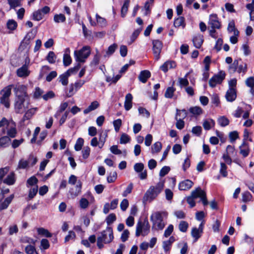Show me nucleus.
Here are the masks:
<instances>
[{
	"instance_id": "20e7f679",
	"label": "nucleus",
	"mask_w": 254,
	"mask_h": 254,
	"mask_svg": "<svg viewBox=\"0 0 254 254\" xmlns=\"http://www.w3.org/2000/svg\"><path fill=\"white\" fill-rule=\"evenodd\" d=\"M150 232V225L147 219L143 221L139 220L136 226L135 236L139 237L140 235L145 236L147 235Z\"/></svg>"
},
{
	"instance_id": "1a4fd4ad",
	"label": "nucleus",
	"mask_w": 254,
	"mask_h": 254,
	"mask_svg": "<svg viewBox=\"0 0 254 254\" xmlns=\"http://www.w3.org/2000/svg\"><path fill=\"white\" fill-rule=\"evenodd\" d=\"M101 236L98 238H101L105 244L111 243L114 239L113 230L110 227H107L105 230L101 232Z\"/></svg>"
},
{
	"instance_id": "69168bd1",
	"label": "nucleus",
	"mask_w": 254,
	"mask_h": 254,
	"mask_svg": "<svg viewBox=\"0 0 254 254\" xmlns=\"http://www.w3.org/2000/svg\"><path fill=\"white\" fill-rule=\"evenodd\" d=\"M141 30H142V28H139L136 29L133 32V33H132V34L130 37V43H132L135 40V39L139 35V34L140 33V32L141 31Z\"/></svg>"
},
{
	"instance_id": "dca6fc26",
	"label": "nucleus",
	"mask_w": 254,
	"mask_h": 254,
	"mask_svg": "<svg viewBox=\"0 0 254 254\" xmlns=\"http://www.w3.org/2000/svg\"><path fill=\"white\" fill-rule=\"evenodd\" d=\"M30 73V70L29 69L28 64L26 63L21 67L18 68L16 70L17 75L21 78H26L28 77Z\"/></svg>"
},
{
	"instance_id": "2eb2a0df",
	"label": "nucleus",
	"mask_w": 254,
	"mask_h": 254,
	"mask_svg": "<svg viewBox=\"0 0 254 254\" xmlns=\"http://www.w3.org/2000/svg\"><path fill=\"white\" fill-rule=\"evenodd\" d=\"M35 33L32 31L28 32L25 36L24 38L20 44V47H30V43L35 37Z\"/></svg>"
},
{
	"instance_id": "b1692460",
	"label": "nucleus",
	"mask_w": 254,
	"mask_h": 254,
	"mask_svg": "<svg viewBox=\"0 0 254 254\" xmlns=\"http://www.w3.org/2000/svg\"><path fill=\"white\" fill-rule=\"evenodd\" d=\"M150 72L147 70H144L140 72L138 78L142 83L146 82L147 79L150 77Z\"/></svg>"
},
{
	"instance_id": "a211bd4d",
	"label": "nucleus",
	"mask_w": 254,
	"mask_h": 254,
	"mask_svg": "<svg viewBox=\"0 0 254 254\" xmlns=\"http://www.w3.org/2000/svg\"><path fill=\"white\" fill-rule=\"evenodd\" d=\"M176 66V63L173 61H168L164 63L161 66L160 69L164 72H166L170 69L174 68Z\"/></svg>"
},
{
	"instance_id": "0e129e2a",
	"label": "nucleus",
	"mask_w": 254,
	"mask_h": 254,
	"mask_svg": "<svg viewBox=\"0 0 254 254\" xmlns=\"http://www.w3.org/2000/svg\"><path fill=\"white\" fill-rule=\"evenodd\" d=\"M122 122L120 119L115 120L113 122V126L116 132H118L122 126Z\"/></svg>"
},
{
	"instance_id": "39448f33",
	"label": "nucleus",
	"mask_w": 254,
	"mask_h": 254,
	"mask_svg": "<svg viewBox=\"0 0 254 254\" xmlns=\"http://www.w3.org/2000/svg\"><path fill=\"white\" fill-rule=\"evenodd\" d=\"M208 27L211 28V29L209 30L210 35L216 38L217 37L216 35L215 29H220L221 27L220 22L218 20V18L216 14H211L209 16V19L208 21Z\"/></svg>"
},
{
	"instance_id": "c03bdc74",
	"label": "nucleus",
	"mask_w": 254,
	"mask_h": 254,
	"mask_svg": "<svg viewBox=\"0 0 254 254\" xmlns=\"http://www.w3.org/2000/svg\"><path fill=\"white\" fill-rule=\"evenodd\" d=\"M130 140V138L129 136L128 135L125 133H123L121 134L120 139V143L121 144H126L128 142H129Z\"/></svg>"
},
{
	"instance_id": "09e8293b",
	"label": "nucleus",
	"mask_w": 254,
	"mask_h": 254,
	"mask_svg": "<svg viewBox=\"0 0 254 254\" xmlns=\"http://www.w3.org/2000/svg\"><path fill=\"white\" fill-rule=\"evenodd\" d=\"M44 15L41 10H38L33 13V19L37 21L41 20Z\"/></svg>"
},
{
	"instance_id": "412c9836",
	"label": "nucleus",
	"mask_w": 254,
	"mask_h": 254,
	"mask_svg": "<svg viewBox=\"0 0 254 254\" xmlns=\"http://www.w3.org/2000/svg\"><path fill=\"white\" fill-rule=\"evenodd\" d=\"M14 198V194H11L8 197H7L0 204V211L6 209L9 204L11 202Z\"/></svg>"
},
{
	"instance_id": "4c0bfd02",
	"label": "nucleus",
	"mask_w": 254,
	"mask_h": 254,
	"mask_svg": "<svg viewBox=\"0 0 254 254\" xmlns=\"http://www.w3.org/2000/svg\"><path fill=\"white\" fill-rule=\"evenodd\" d=\"M162 148V144L160 142H156L153 144L151 147V152L154 154L159 152Z\"/></svg>"
},
{
	"instance_id": "338daca9",
	"label": "nucleus",
	"mask_w": 254,
	"mask_h": 254,
	"mask_svg": "<svg viewBox=\"0 0 254 254\" xmlns=\"http://www.w3.org/2000/svg\"><path fill=\"white\" fill-rule=\"evenodd\" d=\"M25 252L27 254H33L36 252L35 246L29 245L25 247Z\"/></svg>"
},
{
	"instance_id": "e2e57ef3",
	"label": "nucleus",
	"mask_w": 254,
	"mask_h": 254,
	"mask_svg": "<svg viewBox=\"0 0 254 254\" xmlns=\"http://www.w3.org/2000/svg\"><path fill=\"white\" fill-rule=\"evenodd\" d=\"M56 59V57L53 52H50L49 54L48 55L47 57V60L50 64H54Z\"/></svg>"
},
{
	"instance_id": "13d9d810",
	"label": "nucleus",
	"mask_w": 254,
	"mask_h": 254,
	"mask_svg": "<svg viewBox=\"0 0 254 254\" xmlns=\"http://www.w3.org/2000/svg\"><path fill=\"white\" fill-rule=\"evenodd\" d=\"M96 18L97 23L100 26L104 27L106 25V20L104 18L100 16L97 14L96 15Z\"/></svg>"
},
{
	"instance_id": "393cba45",
	"label": "nucleus",
	"mask_w": 254,
	"mask_h": 254,
	"mask_svg": "<svg viewBox=\"0 0 254 254\" xmlns=\"http://www.w3.org/2000/svg\"><path fill=\"white\" fill-rule=\"evenodd\" d=\"M99 107V103L97 101L92 102L90 105L83 111L84 114H87L89 112L95 110Z\"/></svg>"
},
{
	"instance_id": "49530a36",
	"label": "nucleus",
	"mask_w": 254,
	"mask_h": 254,
	"mask_svg": "<svg viewBox=\"0 0 254 254\" xmlns=\"http://www.w3.org/2000/svg\"><path fill=\"white\" fill-rule=\"evenodd\" d=\"M38 187L37 185H35L32 187L29 192L28 197L30 199H32L36 195L38 192Z\"/></svg>"
},
{
	"instance_id": "603ef678",
	"label": "nucleus",
	"mask_w": 254,
	"mask_h": 254,
	"mask_svg": "<svg viewBox=\"0 0 254 254\" xmlns=\"http://www.w3.org/2000/svg\"><path fill=\"white\" fill-rule=\"evenodd\" d=\"M54 20L56 23L64 22L65 20V17L63 14H56L54 17Z\"/></svg>"
},
{
	"instance_id": "c85d7f7f",
	"label": "nucleus",
	"mask_w": 254,
	"mask_h": 254,
	"mask_svg": "<svg viewBox=\"0 0 254 254\" xmlns=\"http://www.w3.org/2000/svg\"><path fill=\"white\" fill-rule=\"evenodd\" d=\"M68 53V50H66L64 55L63 63L64 65L65 66L70 65L72 61L71 58Z\"/></svg>"
},
{
	"instance_id": "c9c22d12",
	"label": "nucleus",
	"mask_w": 254,
	"mask_h": 254,
	"mask_svg": "<svg viewBox=\"0 0 254 254\" xmlns=\"http://www.w3.org/2000/svg\"><path fill=\"white\" fill-rule=\"evenodd\" d=\"M175 90V88L173 86L168 87L165 93V97L167 98H172L173 97Z\"/></svg>"
},
{
	"instance_id": "423d86ee",
	"label": "nucleus",
	"mask_w": 254,
	"mask_h": 254,
	"mask_svg": "<svg viewBox=\"0 0 254 254\" xmlns=\"http://www.w3.org/2000/svg\"><path fill=\"white\" fill-rule=\"evenodd\" d=\"M28 98H15L14 111L17 114L23 113L29 107Z\"/></svg>"
},
{
	"instance_id": "6e6d98bb",
	"label": "nucleus",
	"mask_w": 254,
	"mask_h": 254,
	"mask_svg": "<svg viewBox=\"0 0 254 254\" xmlns=\"http://www.w3.org/2000/svg\"><path fill=\"white\" fill-rule=\"evenodd\" d=\"M17 24L16 22L14 20H9L7 22V27L11 30H13L17 27Z\"/></svg>"
},
{
	"instance_id": "a19ab883",
	"label": "nucleus",
	"mask_w": 254,
	"mask_h": 254,
	"mask_svg": "<svg viewBox=\"0 0 254 254\" xmlns=\"http://www.w3.org/2000/svg\"><path fill=\"white\" fill-rule=\"evenodd\" d=\"M218 123L222 127H225L229 124V120L225 116H221L218 119Z\"/></svg>"
},
{
	"instance_id": "58836bf2",
	"label": "nucleus",
	"mask_w": 254,
	"mask_h": 254,
	"mask_svg": "<svg viewBox=\"0 0 254 254\" xmlns=\"http://www.w3.org/2000/svg\"><path fill=\"white\" fill-rule=\"evenodd\" d=\"M37 232L39 235L45 236L47 238L52 237V234L48 231V230L43 228H39L37 229Z\"/></svg>"
},
{
	"instance_id": "2f4dec72",
	"label": "nucleus",
	"mask_w": 254,
	"mask_h": 254,
	"mask_svg": "<svg viewBox=\"0 0 254 254\" xmlns=\"http://www.w3.org/2000/svg\"><path fill=\"white\" fill-rule=\"evenodd\" d=\"M238 62L239 61L238 60H235L229 65L228 67V71L230 73H234L236 71L237 67L238 66Z\"/></svg>"
},
{
	"instance_id": "864d4df0",
	"label": "nucleus",
	"mask_w": 254,
	"mask_h": 254,
	"mask_svg": "<svg viewBox=\"0 0 254 254\" xmlns=\"http://www.w3.org/2000/svg\"><path fill=\"white\" fill-rule=\"evenodd\" d=\"M227 167L225 163L221 162L220 163V173L222 175L223 177H226L227 176Z\"/></svg>"
},
{
	"instance_id": "052dcab7",
	"label": "nucleus",
	"mask_w": 254,
	"mask_h": 254,
	"mask_svg": "<svg viewBox=\"0 0 254 254\" xmlns=\"http://www.w3.org/2000/svg\"><path fill=\"white\" fill-rule=\"evenodd\" d=\"M90 153V148L88 146H85L82 150V156L83 158L86 159L88 158Z\"/></svg>"
},
{
	"instance_id": "9d476101",
	"label": "nucleus",
	"mask_w": 254,
	"mask_h": 254,
	"mask_svg": "<svg viewBox=\"0 0 254 254\" xmlns=\"http://www.w3.org/2000/svg\"><path fill=\"white\" fill-rule=\"evenodd\" d=\"M203 194L204 193L202 190L200 188H197L191 191V195L187 198V202L190 204V207H193L195 205L194 199L199 197L200 195Z\"/></svg>"
},
{
	"instance_id": "37998d69",
	"label": "nucleus",
	"mask_w": 254,
	"mask_h": 254,
	"mask_svg": "<svg viewBox=\"0 0 254 254\" xmlns=\"http://www.w3.org/2000/svg\"><path fill=\"white\" fill-rule=\"evenodd\" d=\"M84 144V140L82 138H78L74 145V149L76 151H80Z\"/></svg>"
},
{
	"instance_id": "79ce46f5",
	"label": "nucleus",
	"mask_w": 254,
	"mask_h": 254,
	"mask_svg": "<svg viewBox=\"0 0 254 254\" xmlns=\"http://www.w3.org/2000/svg\"><path fill=\"white\" fill-rule=\"evenodd\" d=\"M174 25L176 27H179L180 26H185V20L183 17L180 16L177 19H176L174 21Z\"/></svg>"
},
{
	"instance_id": "4468645a",
	"label": "nucleus",
	"mask_w": 254,
	"mask_h": 254,
	"mask_svg": "<svg viewBox=\"0 0 254 254\" xmlns=\"http://www.w3.org/2000/svg\"><path fill=\"white\" fill-rule=\"evenodd\" d=\"M16 127V124L13 120L9 121L8 123L6 125L7 136L13 138L16 136L17 133Z\"/></svg>"
},
{
	"instance_id": "680f3d73",
	"label": "nucleus",
	"mask_w": 254,
	"mask_h": 254,
	"mask_svg": "<svg viewBox=\"0 0 254 254\" xmlns=\"http://www.w3.org/2000/svg\"><path fill=\"white\" fill-rule=\"evenodd\" d=\"M229 137L231 142H234L239 137V133L237 131L230 132Z\"/></svg>"
},
{
	"instance_id": "c756f323",
	"label": "nucleus",
	"mask_w": 254,
	"mask_h": 254,
	"mask_svg": "<svg viewBox=\"0 0 254 254\" xmlns=\"http://www.w3.org/2000/svg\"><path fill=\"white\" fill-rule=\"evenodd\" d=\"M227 29L229 32H233L234 35H239V32L235 28V22L234 20H232L229 22Z\"/></svg>"
},
{
	"instance_id": "aec40b11",
	"label": "nucleus",
	"mask_w": 254,
	"mask_h": 254,
	"mask_svg": "<svg viewBox=\"0 0 254 254\" xmlns=\"http://www.w3.org/2000/svg\"><path fill=\"white\" fill-rule=\"evenodd\" d=\"M82 183L80 181H78L75 186V190L70 189L69 193L72 198H74L80 194L81 192Z\"/></svg>"
},
{
	"instance_id": "bf43d9fd",
	"label": "nucleus",
	"mask_w": 254,
	"mask_h": 254,
	"mask_svg": "<svg viewBox=\"0 0 254 254\" xmlns=\"http://www.w3.org/2000/svg\"><path fill=\"white\" fill-rule=\"evenodd\" d=\"M188 228V223L184 221H182L180 222L179 228V230L183 232H186L187 231Z\"/></svg>"
},
{
	"instance_id": "de8ad7c7",
	"label": "nucleus",
	"mask_w": 254,
	"mask_h": 254,
	"mask_svg": "<svg viewBox=\"0 0 254 254\" xmlns=\"http://www.w3.org/2000/svg\"><path fill=\"white\" fill-rule=\"evenodd\" d=\"M189 111L190 113L195 115H199L202 113L201 108L197 106L190 108Z\"/></svg>"
},
{
	"instance_id": "cd10ccee",
	"label": "nucleus",
	"mask_w": 254,
	"mask_h": 254,
	"mask_svg": "<svg viewBox=\"0 0 254 254\" xmlns=\"http://www.w3.org/2000/svg\"><path fill=\"white\" fill-rule=\"evenodd\" d=\"M37 110V108H32L28 110L23 116V120L30 119L34 115Z\"/></svg>"
},
{
	"instance_id": "bb28decb",
	"label": "nucleus",
	"mask_w": 254,
	"mask_h": 254,
	"mask_svg": "<svg viewBox=\"0 0 254 254\" xmlns=\"http://www.w3.org/2000/svg\"><path fill=\"white\" fill-rule=\"evenodd\" d=\"M187 115L188 113L186 110H179L177 109L175 120H179L180 119L181 120H183L187 117Z\"/></svg>"
},
{
	"instance_id": "f03ea898",
	"label": "nucleus",
	"mask_w": 254,
	"mask_h": 254,
	"mask_svg": "<svg viewBox=\"0 0 254 254\" xmlns=\"http://www.w3.org/2000/svg\"><path fill=\"white\" fill-rule=\"evenodd\" d=\"M163 188V182H159L156 186H151L144 194L143 200L149 202L152 201L162 191Z\"/></svg>"
},
{
	"instance_id": "a878e982",
	"label": "nucleus",
	"mask_w": 254,
	"mask_h": 254,
	"mask_svg": "<svg viewBox=\"0 0 254 254\" xmlns=\"http://www.w3.org/2000/svg\"><path fill=\"white\" fill-rule=\"evenodd\" d=\"M193 45L195 48H200L203 42V37L200 35L194 36L192 39Z\"/></svg>"
},
{
	"instance_id": "6ab92c4d",
	"label": "nucleus",
	"mask_w": 254,
	"mask_h": 254,
	"mask_svg": "<svg viewBox=\"0 0 254 254\" xmlns=\"http://www.w3.org/2000/svg\"><path fill=\"white\" fill-rule=\"evenodd\" d=\"M193 185V182L190 180H184L179 185V188L181 190H190Z\"/></svg>"
},
{
	"instance_id": "ea45409f",
	"label": "nucleus",
	"mask_w": 254,
	"mask_h": 254,
	"mask_svg": "<svg viewBox=\"0 0 254 254\" xmlns=\"http://www.w3.org/2000/svg\"><path fill=\"white\" fill-rule=\"evenodd\" d=\"M10 141V138L7 136L1 137L0 138V146L5 147L9 144Z\"/></svg>"
},
{
	"instance_id": "f257e3e1",
	"label": "nucleus",
	"mask_w": 254,
	"mask_h": 254,
	"mask_svg": "<svg viewBox=\"0 0 254 254\" xmlns=\"http://www.w3.org/2000/svg\"><path fill=\"white\" fill-rule=\"evenodd\" d=\"M167 216L168 213L165 211H157L152 213L150 216V220L153 223V227L162 230L166 224L164 219L167 218Z\"/></svg>"
},
{
	"instance_id": "ddd939ff",
	"label": "nucleus",
	"mask_w": 254,
	"mask_h": 254,
	"mask_svg": "<svg viewBox=\"0 0 254 254\" xmlns=\"http://www.w3.org/2000/svg\"><path fill=\"white\" fill-rule=\"evenodd\" d=\"M134 171L139 173V177L140 179L144 180L147 178V171L146 170H144V166L142 163H137L134 165Z\"/></svg>"
},
{
	"instance_id": "5fc2aeb1",
	"label": "nucleus",
	"mask_w": 254,
	"mask_h": 254,
	"mask_svg": "<svg viewBox=\"0 0 254 254\" xmlns=\"http://www.w3.org/2000/svg\"><path fill=\"white\" fill-rule=\"evenodd\" d=\"M107 137H108L107 130H105V131H102L99 133V142H100L102 143H105Z\"/></svg>"
},
{
	"instance_id": "6e6552de",
	"label": "nucleus",
	"mask_w": 254,
	"mask_h": 254,
	"mask_svg": "<svg viewBox=\"0 0 254 254\" xmlns=\"http://www.w3.org/2000/svg\"><path fill=\"white\" fill-rule=\"evenodd\" d=\"M79 68V65L68 69L66 72L59 76V78L60 79V82H61L62 85L64 86L67 85L68 83V77L71 74L76 72L78 70Z\"/></svg>"
},
{
	"instance_id": "9b49d317",
	"label": "nucleus",
	"mask_w": 254,
	"mask_h": 254,
	"mask_svg": "<svg viewBox=\"0 0 254 254\" xmlns=\"http://www.w3.org/2000/svg\"><path fill=\"white\" fill-rule=\"evenodd\" d=\"M90 54V49H81L74 51V56L77 61L84 62Z\"/></svg>"
},
{
	"instance_id": "4d7b16f0",
	"label": "nucleus",
	"mask_w": 254,
	"mask_h": 254,
	"mask_svg": "<svg viewBox=\"0 0 254 254\" xmlns=\"http://www.w3.org/2000/svg\"><path fill=\"white\" fill-rule=\"evenodd\" d=\"M88 200L85 198H81L79 200V206L82 209H86L88 207L89 205Z\"/></svg>"
},
{
	"instance_id": "f8f14e48",
	"label": "nucleus",
	"mask_w": 254,
	"mask_h": 254,
	"mask_svg": "<svg viewBox=\"0 0 254 254\" xmlns=\"http://www.w3.org/2000/svg\"><path fill=\"white\" fill-rule=\"evenodd\" d=\"M225 73L224 71H221L218 74L214 75L209 81V86L214 87L217 84H220L225 77Z\"/></svg>"
},
{
	"instance_id": "f3484780",
	"label": "nucleus",
	"mask_w": 254,
	"mask_h": 254,
	"mask_svg": "<svg viewBox=\"0 0 254 254\" xmlns=\"http://www.w3.org/2000/svg\"><path fill=\"white\" fill-rule=\"evenodd\" d=\"M236 97V89L233 88H229L225 94V98L227 101L232 102L235 100Z\"/></svg>"
},
{
	"instance_id": "4be33fe9",
	"label": "nucleus",
	"mask_w": 254,
	"mask_h": 254,
	"mask_svg": "<svg viewBox=\"0 0 254 254\" xmlns=\"http://www.w3.org/2000/svg\"><path fill=\"white\" fill-rule=\"evenodd\" d=\"M240 153L244 157H246L248 156L250 153V149L248 144L245 141H243L242 145L239 147Z\"/></svg>"
},
{
	"instance_id": "72a5a7b5",
	"label": "nucleus",
	"mask_w": 254,
	"mask_h": 254,
	"mask_svg": "<svg viewBox=\"0 0 254 254\" xmlns=\"http://www.w3.org/2000/svg\"><path fill=\"white\" fill-rule=\"evenodd\" d=\"M202 232L196 228H193L191 230V236L194 238V241L196 242L201 236Z\"/></svg>"
},
{
	"instance_id": "7ed1b4c3",
	"label": "nucleus",
	"mask_w": 254,
	"mask_h": 254,
	"mask_svg": "<svg viewBox=\"0 0 254 254\" xmlns=\"http://www.w3.org/2000/svg\"><path fill=\"white\" fill-rule=\"evenodd\" d=\"M13 85H9L3 88L0 92L1 97H0V103L3 105L6 108L8 109L10 107L9 97L11 94V89Z\"/></svg>"
},
{
	"instance_id": "5701e85b",
	"label": "nucleus",
	"mask_w": 254,
	"mask_h": 254,
	"mask_svg": "<svg viewBox=\"0 0 254 254\" xmlns=\"http://www.w3.org/2000/svg\"><path fill=\"white\" fill-rule=\"evenodd\" d=\"M132 96L130 93H128L126 96L124 106L127 111H128L132 107Z\"/></svg>"
},
{
	"instance_id": "8fccbe9b",
	"label": "nucleus",
	"mask_w": 254,
	"mask_h": 254,
	"mask_svg": "<svg viewBox=\"0 0 254 254\" xmlns=\"http://www.w3.org/2000/svg\"><path fill=\"white\" fill-rule=\"evenodd\" d=\"M129 0H126L124 2L122 9H121V15L122 17H125L127 13L128 7L129 6Z\"/></svg>"
},
{
	"instance_id": "e433bc0d",
	"label": "nucleus",
	"mask_w": 254,
	"mask_h": 254,
	"mask_svg": "<svg viewBox=\"0 0 254 254\" xmlns=\"http://www.w3.org/2000/svg\"><path fill=\"white\" fill-rule=\"evenodd\" d=\"M189 73H187L184 78H179L178 82L180 86L182 87L183 86H187L189 85V81L187 79V76Z\"/></svg>"
},
{
	"instance_id": "0eeeda50",
	"label": "nucleus",
	"mask_w": 254,
	"mask_h": 254,
	"mask_svg": "<svg viewBox=\"0 0 254 254\" xmlns=\"http://www.w3.org/2000/svg\"><path fill=\"white\" fill-rule=\"evenodd\" d=\"M13 90L15 98H28L26 86L18 83L14 86Z\"/></svg>"
},
{
	"instance_id": "a18cd8bd",
	"label": "nucleus",
	"mask_w": 254,
	"mask_h": 254,
	"mask_svg": "<svg viewBox=\"0 0 254 254\" xmlns=\"http://www.w3.org/2000/svg\"><path fill=\"white\" fill-rule=\"evenodd\" d=\"M252 197V195L248 191L242 193V201L244 202L251 201Z\"/></svg>"
},
{
	"instance_id": "3c124183",
	"label": "nucleus",
	"mask_w": 254,
	"mask_h": 254,
	"mask_svg": "<svg viewBox=\"0 0 254 254\" xmlns=\"http://www.w3.org/2000/svg\"><path fill=\"white\" fill-rule=\"evenodd\" d=\"M247 70V64H238V66L237 67V71L239 73H242V75L243 76L246 72Z\"/></svg>"
},
{
	"instance_id": "7c9ffc66",
	"label": "nucleus",
	"mask_w": 254,
	"mask_h": 254,
	"mask_svg": "<svg viewBox=\"0 0 254 254\" xmlns=\"http://www.w3.org/2000/svg\"><path fill=\"white\" fill-rule=\"evenodd\" d=\"M202 125L205 130H209L214 126L215 122L212 119L206 120L203 122Z\"/></svg>"
},
{
	"instance_id": "f704fd0d",
	"label": "nucleus",
	"mask_w": 254,
	"mask_h": 254,
	"mask_svg": "<svg viewBox=\"0 0 254 254\" xmlns=\"http://www.w3.org/2000/svg\"><path fill=\"white\" fill-rule=\"evenodd\" d=\"M245 83L247 86L251 88V92L252 94H253L254 92V77L251 76L248 78L246 80Z\"/></svg>"
},
{
	"instance_id": "774afa93",
	"label": "nucleus",
	"mask_w": 254,
	"mask_h": 254,
	"mask_svg": "<svg viewBox=\"0 0 254 254\" xmlns=\"http://www.w3.org/2000/svg\"><path fill=\"white\" fill-rule=\"evenodd\" d=\"M129 205L128 201L127 199H124L120 203V207L122 210L125 211L127 210Z\"/></svg>"
},
{
	"instance_id": "473e14b6",
	"label": "nucleus",
	"mask_w": 254,
	"mask_h": 254,
	"mask_svg": "<svg viewBox=\"0 0 254 254\" xmlns=\"http://www.w3.org/2000/svg\"><path fill=\"white\" fill-rule=\"evenodd\" d=\"M15 182L14 174L13 173H11L9 174L7 177L3 180V183L8 185H13Z\"/></svg>"
}]
</instances>
